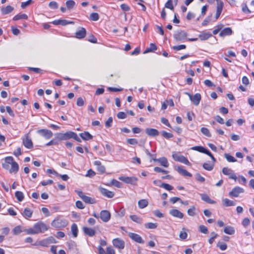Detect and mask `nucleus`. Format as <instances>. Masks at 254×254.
<instances>
[{
	"mask_svg": "<svg viewBox=\"0 0 254 254\" xmlns=\"http://www.w3.org/2000/svg\"><path fill=\"white\" fill-rule=\"evenodd\" d=\"M48 230L47 226L43 222H38L34 224L33 227L31 228L25 229V231L27 234H36L42 233Z\"/></svg>",
	"mask_w": 254,
	"mask_h": 254,
	"instance_id": "1",
	"label": "nucleus"
},
{
	"mask_svg": "<svg viewBox=\"0 0 254 254\" xmlns=\"http://www.w3.org/2000/svg\"><path fill=\"white\" fill-rule=\"evenodd\" d=\"M172 157L176 161L184 163L187 165H190V163L188 159L184 156L181 155L179 152H173Z\"/></svg>",
	"mask_w": 254,
	"mask_h": 254,
	"instance_id": "2",
	"label": "nucleus"
},
{
	"mask_svg": "<svg viewBox=\"0 0 254 254\" xmlns=\"http://www.w3.org/2000/svg\"><path fill=\"white\" fill-rule=\"evenodd\" d=\"M67 221L66 220L64 219L57 218L52 221L51 225L52 226L55 228H62L65 227L67 225Z\"/></svg>",
	"mask_w": 254,
	"mask_h": 254,
	"instance_id": "3",
	"label": "nucleus"
},
{
	"mask_svg": "<svg viewBox=\"0 0 254 254\" xmlns=\"http://www.w3.org/2000/svg\"><path fill=\"white\" fill-rule=\"evenodd\" d=\"M188 33L183 30H179L174 34V38L177 41L183 42L187 38Z\"/></svg>",
	"mask_w": 254,
	"mask_h": 254,
	"instance_id": "4",
	"label": "nucleus"
},
{
	"mask_svg": "<svg viewBox=\"0 0 254 254\" xmlns=\"http://www.w3.org/2000/svg\"><path fill=\"white\" fill-rule=\"evenodd\" d=\"M72 131H67L64 133H58L56 134V138L59 140H66L71 138Z\"/></svg>",
	"mask_w": 254,
	"mask_h": 254,
	"instance_id": "5",
	"label": "nucleus"
},
{
	"mask_svg": "<svg viewBox=\"0 0 254 254\" xmlns=\"http://www.w3.org/2000/svg\"><path fill=\"white\" fill-rule=\"evenodd\" d=\"M23 145L28 149H31L33 147V144L31 139L30 138L29 134L26 133L22 139Z\"/></svg>",
	"mask_w": 254,
	"mask_h": 254,
	"instance_id": "6",
	"label": "nucleus"
},
{
	"mask_svg": "<svg viewBox=\"0 0 254 254\" xmlns=\"http://www.w3.org/2000/svg\"><path fill=\"white\" fill-rule=\"evenodd\" d=\"M119 179L125 183L133 185H135L138 180L137 178L134 177H129L121 176L119 178Z\"/></svg>",
	"mask_w": 254,
	"mask_h": 254,
	"instance_id": "7",
	"label": "nucleus"
},
{
	"mask_svg": "<svg viewBox=\"0 0 254 254\" xmlns=\"http://www.w3.org/2000/svg\"><path fill=\"white\" fill-rule=\"evenodd\" d=\"M37 132L46 139L51 138L53 135L52 131L47 129H39Z\"/></svg>",
	"mask_w": 254,
	"mask_h": 254,
	"instance_id": "8",
	"label": "nucleus"
},
{
	"mask_svg": "<svg viewBox=\"0 0 254 254\" xmlns=\"http://www.w3.org/2000/svg\"><path fill=\"white\" fill-rule=\"evenodd\" d=\"M222 172L224 175L228 176L230 179H233L235 181L237 179L236 175L233 171L228 167H224L222 169Z\"/></svg>",
	"mask_w": 254,
	"mask_h": 254,
	"instance_id": "9",
	"label": "nucleus"
},
{
	"mask_svg": "<svg viewBox=\"0 0 254 254\" xmlns=\"http://www.w3.org/2000/svg\"><path fill=\"white\" fill-rule=\"evenodd\" d=\"M114 246L120 250H123L125 248V242L120 238H116L113 240Z\"/></svg>",
	"mask_w": 254,
	"mask_h": 254,
	"instance_id": "10",
	"label": "nucleus"
},
{
	"mask_svg": "<svg viewBox=\"0 0 254 254\" xmlns=\"http://www.w3.org/2000/svg\"><path fill=\"white\" fill-rule=\"evenodd\" d=\"M190 97V99L193 102V104L195 106L199 105L200 101L201 100V95L199 93H196L193 96H192L190 93H186Z\"/></svg>",
	"mask_w": 254,
	"mask_h": 254,
	"instance_id": "11",
	"label": "nucleus"
},
{
	"mask_svg": "<svg viewBox=\"0 0 254 254\" xmlns=\"http://www.w3.org/2000/svg\"><path fill=\"white\" fill-rule=\"evenodd\" d=\"M128 237L131 239L133 241L139 244L144 243V241L142 239L141 237L136 233L129 232L128 234Z\"/></svg>",
	"mask_w": 254,
	"mask_h": 254,
	"instance_id": "12",
	"label": "nucleus"
},
{
	"mask_svg": "<svg viewBox=\"0 0 254 254\" xmlns=\"http://www.w3.org/2000/svg\"><path fill=\"white\" fill-rule=\"evenodd\" d=\"M100 218L104 222H107L110 219L111 214L108 210H102L100 213Z\"/></svg>",
	"mask_w": 254,
	"mask_h": 254,
	"instance_id": "13",
	"label": "nucleus"
},
{
	"mask_svg": "<svg viewBox=\"0 0 254 254\" xmlns=\"http://www.w3.org/2000/svg\"><path fill=\"white\" fill-rule=\"evenodd\" d=\"M99 190L100 193L104 195V196H106L108 198H112L114 197L115 195V193L113 191H111L110 190H109L107 189H106L103 188H100Z\"/></svg>",
	"mask_w": 254,
	"mask_h": 254,
	"instance_id": "14",
	"label": "nucleus"
},
{
	"mask_svg": "<svg viewBox=\"0 0 254 254\" xmlns=\"http://www.w3.org/2000/svg\"><path fill=\"white\" fill-rule=\"evenodd\" d=\"M244 191V190L243 188L236 187L233 189L232 191L229 192V195L237 197L240 193L243 192Z\"/></svg>",
	"mask_w": 254,
	"mask_h": 254,
	"instance_id": "15",
	"label": "nucleus"
},
{
	"mask_svg": "<svg viewBox=\"0 0 254 254\" xmlns=\"http://www.w3.org/2000/svg\"><path fill=\"white\" fill-rule=\"evenodd\" d=\"M13 161V158L11 156L5 157L4 162L2 164V167L6 170L9 169V165H11Z\"/></svg>",
	"mask_w": 254,
	"mask_h": 254,
	"instance_id": "16",
	"label": "nucleus"
},
{
	"mask_svg": "<svg viewBox=\"0 0 254 254\" xmlns=\"http://www.w3.org/2000/svg\"><path fill=\"white\" fill-rule=\"evenodd\" d=\"M75 34L76 38L83 39L86 34V29L83 27H81L78 31L75 32Z\"/></svg>",
	"mask_w": 254,
	"mask_h": 254,
	"instance_id": "17",
	"label": "nucleus"
},
{
	"mask_svg": "<svg viewBox=\"0 0 254 254\" xmlns=\"http://www.w3.org/2000/svg\"><path fill=\"white\" fill-rule=\"evenodd\" d=\"M169 213L172 216L180 219H182L184 217L183 213L177 209H173L170 210Z\"/></svg>",
	"mask_w": 254,
	"mask_h": 254,
	"instance_id": "18",
	"label": "nucleus"
},
{
	"mask_svg": "<svg viewBox=\"0 0 254 254\" xmlns=\"http://www.w3.org/2000/svg\"><path fill=\"white\" fill-rule=\"evenodd\" d=\"M176 170L179 173L184 176H187L189 177H192L191 173L188 172L186 170L183 169V168L181 166H177L176 168Z\"/></svg>",
	"mask_w": 254,
	"mask_h": 254,
	"instance_id": "19",
	"label": "nucleus"
},
{
	"mask_svg": "<svg viewBox=\"0 0 254 254\" xmlns=\"http://www.w3.org/2000/svg\"><path fill=\"white\" fill-rule=\"evenodd\" d=\"M94 165L97 167V170L101 174L105 173L106 169L104 166L101 164L100 161H95L94 162Z\"/></svg>",
	"mask_w": 254,
	"mask_h": 254,
	"instance_id": "20",
	"label": "nucleus"
},
{
	"mask_svg": "<svg viewBox=\"0 0 254 254\" xmlns=\"http://www.w3.org/2000/svg\"><path fill=\"white\" fill-rule=\"evenodd\" d=\"M145 132L150 136H156L159 134V131L157 129L152 128H146Z\"/></svg>",
	"mask_w": 254,
	"mask_h": 254,
	"instance_id": "21",
	"label": "nucleus"
},
{
	"mask_svg": "<svg viewBox=\"0 0 254 254\" xmlns=\"http://www.w3.org/2000/svg\"><path fill=\"white\" fill-rule=\"evenodd\" d=\"M201 199L207 203L209 204H215L216 201L212 200L209 196L206 193L200 194Z\"/></svg>",
	"mask_w": 254,
	"mask_h": 254,
	"instance_id": "22",
	"label": "nucleus"
},
{
	"mask_svg": "<svg viewBox=\"0 0 254 254\" xmlns=\"http://www.w3.org/2000/svg\"><path fill=\"white\" fill-rule=\"evenodd\" d=\"M153 160L154 161L159 162L162 166L165 167L167 168L169 166L168 160L165 157H163L159 159H153Z\"/></svg>",
	"mask_w": 254,
	"mask_h": 254,
	"instance_id": "23",
	"label": "nucleus"
},
{
	"mask_svg": "<svg viewBox=\"0 0 254 254\" xmlns=\"http://www.w3.org/2000/svg\"><path fill=\"white\" fill-rule=\"evenodd\" d=\"M233 33L232 30L230 27H227L223 29L219 33L220 37L231 35Z\"/></svg>",
	"mask_w": 254,
	"mask_h": 254,
	"instance_id": "24",
	"label": "nucleus"
},
{
	"mask_svg": "<svg viewBox=\"0 0 254 254\" xmlns=\"http://www.w3.org/2000/svg\"><path fill=\"white\" fill-rule=\"evenodd\" d=\"M211 36V34L209 32H202L198 35L199 38L202 41L206 40Z\"/></svg>",
	"mask_w": 254,
	"mask_h": 254,
	"instance_id": "25",
	"label": "nucleus"
},
{
	"mask_svg": "<svg viewBox=\"0 0 254 254\" xmlns=\"http://www.w3.org/2000/svg\"><path fill=\"white\" fill-rule=\"evenodd\" d=\"M83 230L85 234L90 237L93 236L95 234V230L90 228L84 227L83 228Z\"/></svg>",
	"mask_w": 254,
	"mask_h": 254,
	"instance_id": "26",
	"label": "nucleus"
},
{
	"mask_svg": "<svg viewBox=\"0 0 254 254\" xmlns=\"http://www.w3.org/2000/svg\"><path fill=\"white\" fill-rule=\"evenodd\" d=\"M11 169H9L10 173H16L19 170V166L18 164L15 161H13V163L11 165Z\"/></svg>",
	"mask_w": 254,
	"mask_h": 254,
	"instance_id": "27",
	"label": "nucleus"
},
{
	"mask_svg": "<svg viewBox=\"0 0 254 254\" xmlns=\"http://www.w3.org/2000/svg\"><path fill=\"white\" fill-rule=\"evenodd\" d=\"M33 214V211L29 208H25L22 213L23 216L26 218H31Z\"/></svg>",
	"mask_w": 254,
	"mask_h": 254,
	"instance_id": "28",
	"label": "nucleus"
},
{
	"mask_svg": "<svg viewBox=\"0 0 254 254\" xmlns=\"http://www.w3.org/2000/svg\"><path fill=\"white\" fill-rule=\"evenodd\" d=\"M13 7L10 5H7L6 7H2L1 9V12L2 14H7L13 11Z\"/></svg>",
	"mask_w": 254,
	"mask_h": 254,
	"instance_id": "29",
	"label": "nucleus"
},
{
	"mask_svg": "<svg viewBox=\"0 0 254 254\" xmlns=\"http://www.w3.org/2000/svg\"><path fill=\"white\" fill-rule=\"evenodd\" d=\"M80 137L85 140H88L91 139L93 136L88 131H84V132L79 134Z\"/></svg>",
	"mask_w": 254,
	"mask_h": 254,
	"instance_id": "30",
	"label": "nucleus"
},
{
	"mask_svg": "<svg viewBox=\"0 0 254 254\" xmlns=\"http://www.w3.org/2000/svg\"><path fill=\"white\" fill-rule=\"evenodd\" d=\"M129 217L132 221L137 224H142L143 223L142 219L136 215H130Z\"/></svg>",
	"mask_w": 254,
	"mask_h": 254,
	"instance_id": "31",
	"label": "nucleus"
},
{
	"mask_svg": "<svg viewBox=\"0 0 254 254\" xmlns=\"http://www.w3.org/2000/svg\"><path fill=\"white\" fill-rule=\"evenodd\" d=\"M157 49V47L155 44L151 43L149 47L146 49L143 54H146L149 52H154Z\"/></svg>",
	"mask_w": 254,
	"mask_h": 254,
	"instance_id": "32",
	"label": "nucleus"
},
{
	"mask_svg": "<svg viewBox=\"0 0 254 254\" xmlns=\"http://www.w3.org/2000/svg\"><path fill=\"white\" fill-rule=\"evenodd\" d=\"M82 199L86 203L94 204L96 202V200L94 198L86 196L85 195L83 197Z\"/></svg>",
	"mask_w": 254,
	"mask_h": 254,
	"instance_id": "33",
	"label": "nucleus"
},
{
	"mask_svg": "<svg viewBox=\"0 0 254 254\" xmlns=\"http://www.w3.org/2000/svg\"><path fill=\"white\" fill-rule=\"evenodd\" d=\"M222 202L223 205L225 206H234L235 205V203L231 200H229L228 198H224L222 200Z\"/></svg>",
	"mask_w": 254,
	"mask_h": 254,
	"instance_id": "34",
	"label": "nucleus"
},
{
	"mask_svg": "<svg viewBox=\"0 0 254 254\" xmlns=\"http://www.w3.org/2000/svg\"><path fill=\"white\" fill-rule=\"evenodd\" d=\"M225 233L228 235H232L235 233L234 229L231 226H226L224 229Z\"/></svg>",
	"mask_w": 254,
	"mask_h": 254,
	"instance_id": "35",
	"label": "nucleus"
},
{
	"mask_svg": "<svg viewBox=\"0 0 254 254\" xmlns=\"http://www.w3.org/2000/svg\"><path fill=\"white\" fill-rule=\"evenodd\" d=\"M214 163L213 162V163H203L202 166L203 168L207 170V171H211L214 167Z\"/></svg>",
	"mask_w": 254,
	"mask_h": 254,
	"instance_id": "36",
	"label": "nucleus"
},
{
	"mask_svg": "<svg viewBox=\"0 0 254 254\" xmlns=\"http://www.w3.org/2000/svg\"><path fill=\"white\" fill-rule=\"evenodd\" d=\"M148 201L146 199H141L138 201V204L140 208H144L148 205Z\"/></svg>",
	"mask_w": 254,
	"mask_h": 254,
	"instance_id": "37",
	"label": "nucleus"
},
{
	"mask_svg": "<svg viewBox=\"0 0 254 254\" xmlns=\"http://www.w3.org/2000/svg\"><path fill=\"white\" fill-rule=\"evenodd\" d=\"M15 196L19 201H22L24 197L23 192L20 191H16L15 193Z\"/></svg>",
	"mask_w": 254,
	"mask_h": 254,
	"instance_id": "38",
	"label": "nucleus"
},
{
	"mask_svg": "<svg viewBox=\"0 0 254 254\" xmlns=\"http://www.w3.org/2000/svg\"><path fill=\"white\" fill-rule=\"evenodd\" d=\"M71 230L74 237H76L78 234V228L76 224L74 223L71 225Z\"/></svg>",
	"mask_w": 254,
	"mask_h": 254,
	"instance_id": "39",
	"label": "nucleus"
},
{
	"mask_svg": "<svg viewBox=\"0 0 254 254\" xmlns=\"http://www.w3.org/2000/svg\"><path fill=\"white\" fill-rule=\"evenodd\" d=\"M224 157L229 162H235L237 161V159L228 153L224 154Z\"/></svg>",
	"mask_w": 254,
	"mask_h": 254,
	"instance_id": "40",
	"label": "nucleus"
},
{
	"mask_svg": "<svg viewBox=\"0 0 254 254\" xmlns=\"http://www.w3.org/2000/svg\"><path fill=\"white\" fill-rule=\"evenodd\" d=\"M75 5V2L72 0H67L66 2V6L68 10L72 9Z\"/></svg>",
	"mask_w": 254,
	"mask_h": 254,
	"instance_id": "41",
	"label": "nucleus"
},
{
	"mask_svg": "<svg viewBox=\"0 0 254 254\" xmlns=\"http://www.w3.org/2000/svg\"><path fill=\"white\" fill-rule=\"evenodd\" d=\"M144 226L147 229H154L157 228V224L152 222L147 223L144 224Z\"/></svg>",
	"mask_w": 254,
	"mask_h": 254,
	"instance_id": "42",
	"label": "nucleus"
},
{
	"mask_svg": "<svg viewBox=\"0 0 254 254\" xmlns=\"http://www.w3.org/2000/svg\"><path fill=\"white\" fill-rule=\"evenodd\" d=\"M28 18V16L26 14H18L15 15L13 19L14 20H18L21 19H27Z\"/></svg>",
	"mask_w": 254,
	"mask_h": 254,
	"instance_id": "43",
	"label": "nucleus"
},
{
	"mask_svg": "<svg viewBox=\"0 0 254 254\" xmlns=\"http://www.w3.org/2000/svg\"><path fill=\"white\" fill-rule=\"evenodd\" d=\"M201 132H202V133L203 134L206 136L207 137H210L211 136V134L209 130H208V128H207L206 127H201Z\"/></svg>",
	"mask_w": 254,
	"mask_h": 254,
	"instance_id": "44",
	"label": "nucleus"
},
{
	"mask_svg": "<svg viewBox=\"0 0 254 254\" xmlns=\"http://www.w3.org/2000/svg\"><path fill=\"white\" fill-rule=\"evenodd\" d=\"M49 245L48 240L47 238L39 241L38 244H34V245H40L43 247H47Z\"/></svg>",
	"mask_w": 254,
	"mask_h": 254,
	"instance_id": "45",
	"label": "nucleus"
},
{
	"mask_svg": "<svg viewBox=\"0 0 254 254\" xmlns=\"http://www.w3.org/2000/svg\"><path fill=\"white\" fill-rule=\"evenodd\" d=\"M217 1V11H219L222 12L223 7V2L220 0H218Z\"/></svg>",
	"mask_w": 254,
	"mask_h": 254,
	"instance_id": "46",
	"label": "nucleus"
},
{
	"mask_svg": "<svg viewBox=\"0 0 254 254\" xmlns=\"http://www.w3.org/2000/svg\"><path fill=\"white\" fill-rule=\"evenodd\" d=\"M191 149L198 151L201 153H203L204 152L205 148L201 146H195L191 147Z\"/></svg>",
	"mask_w": 254,
	"mask_h": 254,
	"instance_id": "47",
	"label": "nucleus"
},
{
	"mask_svg": "<svg viewBox=\"0 0 254 254\" xmlns=\"http://www.w3.org/2000/svg\"><path fill=\"white\" fill-rule=\"evenodd\" d=\"M111 185L114 186L118 188H121L122 186V184L118 181L113 179L111 182Z\"/></svg>",
	"mask_w": 254,
	"mask_h": 254,
	"instance_id": "48",
	"label": "nucleus"
},
{
	"mask_svg": "<svg viewBox=\"0 0 254 254\" xmlns=\"http://www.w3.org/2000/svg\"><path fill=\"white\" fill-rule=\"evenodd\" d=\"M160 187L161 188H163L168 190H171L173 189V187H172V186H171L169 184L164 183H162L160 185Z\"/></svg>",
	"mask_w": 254,
	"mask_h": 254,
	"instance_id": "49",
	"label": "nucleus"
},
{
	"mask_svg": "<svg viewBox=\"0 0 254 254\" xmlns=\"http://www.w3.org/2000/svg\"><path fill=\"white\" fill-rule=\"evenodd\" d=\"M22 231H23L22 230L21 227L20 226H17L14 228V229L12 230L13 234L16 235L20 234Z\"/></svg>",
	"mask_w": 254,
	"mask_h": 254,
	"instance_id": "50",
	"label": "nucleus"
},
{
	"mask_svg": "<svg viewBox=\"0 0 254 254\" xmlns=\"http://www.w3.org/2000/svg\"><path fill=\"white\" fill-rule=\"evenodd\" d=\"M165 7L167 8L170 9L171 10L174 9V6L173 5V0H168L165 4Z\"/></svg>",
	"mask_w": 254,
	"mask_h": 254,
	"instance_id": "51",
	"label": "nucleus"
},
{
	"mask_svg": "<svg viewBox=\"0 0 254 254\" xmlns=\"http://www.w3.org/2000/svg\"><path fill=\"white\" fill-rule=\"evenodd\" d=\"M195 210V207L194 206H192L187 211V213H188V215L190 216H194L195 214V212H194Z\"/></svg>",
	"mask_w": 254,
	"mask_h": 254,
	"instance_id": "52",
	"label": "nucleus"
},
{
	"mask_svg": "<svg viewBox=\"0 0 254 254\" xmlns=\"http://www.w3.org/2000/svg\"><path fill=\"white\" fill-rule=\"evenodd\" d=\"M195 179L199 182L203 183L205 182V178L201 176L199 173H196L195 175Z\"/></svg>",
	"mask_w": 254,
	"mask_h": 254,
	"instance_id": "53",
	"label": "nucleus"
},
{
	"mask_svg": "<svg viewBox=\"0 0 254 254\" xmlns=\"http://www.w3.org/2000/svg\"><path fill=\"white\" fill-rule=\"evenodd\" d=\"M33 2L32 0H28L25 2H22L21 4V7L22 8H25L27 6H29Z\"/></svg>",
	"mask_w": 254,
	"mask_h": 254,
	"instance_id": "54",
	"label": "nucleus"
},
{
	"mask_svg": "<svg viewBox=\"0 0 254 254\" xmlns=\"http://www.w3.org/2000/svg\"><path fill=\"white\" fill-rule=\"evenodd\" d=\"M99 18V14L97 13H92L90 15V19L93 21H97Z\"/></svg>",
	"mask_w": 254,
	"mask_h": 254,
	"instance_id": "55",
	"label": "nucleus"
},
{
	"mask_svg": "<svg viewBox=\"0 0 254 254\" xmlns=\"http://www.w3.org/2000/svg\"><path fill=\"white\" fill-rule=\"evenodd\" d=\"M59 140H58L56 137L55 139L51 140L50 141H49L48 143H47L46 145V146L58 145L59 144V142H58Z\"/></svg>",
	"mask_w": 254,
	"mask_h": 254,
	"instance_id": "56",
	"label": "nucleus"
},
{
	"mask_svg": "<svg viewBox=\"0 0 254 254\" xmlns=\"http://www.w3.org/2000/svg\"><path fill=\"white\" fill-rule=\"evenodd\" d=\"M203 153L206 154L207 155H208L211 158L213 163H215L216 162V159L214 157L213 155L208 150H207L205 148Z\"/></svg>",
	"mask_w": 254,
	"mask_h": 254,
	"instance_id": "57",
	"label": "nucleus"
},
{
	"mask_svg": "<svg viewBox=\"0 0 254 254\" xmlns=\"http://www.w3.org/2000/svg\"><path fill=\"white\" fill-rule=\"evenodd\" d=\"M173 49L176 51H180L182 49H185L186 48V46L185 45H180L178 46H174L172 47Z\"/></svg>",
	"mask_w": 254,
	"mask_h": 254,
	"instance_id": "58",
	"label": "nucleus"
},
{
	"mask_svg": "<svg viewBox=\"0 0 254 254\" xmlns=\"http://www.w3.org/2000/svg\"><path fill=\"white\" fill-rule=\"evenodd\" d=\"M162 135L163 137L167 139L172 138L173 136V135L172 133L167 132L165 131H163L162 132Z\"/></svg>",
	"mask_w": 254,
	"mask_h": 254,
	"instance_id": "59",
	"label": "nucleus"
},
{
	"mask_svg": "<svg viewBox=\"0 0 254 254\" xmlns=\"http://www.w3.org/2000/svg\"><path fill=\"white\" fill-rule=\"evenodd\" d=\"M127 141L128 143L131 145H136L138 143L137 139L135 138L127 139Z\"/></svg>",
	"mask_w": 254,
	"mask_h": 254,
	"instance_id": "60",
	"label": "nucleus"
},
{
	"mask_svg": "<svg viewBox=\"0 0 254 254\" xmlns=\"http://www.w3.org/2000/svg\"><path fill=\"white\" fill-rule=\"evenodd\" d=\"M199 230L203 234H207L208 233V229L207 227L202 225L199 226Z\"/></svg>",
	"mask_w": 254,
	"mask_h": 254,
	"instance_id": "61",
	"label": "nucleus"
},
{
	"mask_svg": "<svg viewBox=\"0 0 254 254\" xmlns=\"http://www.w3.org/2000/svg\"><path fill=\"white\" fill-rule=\"evenodd\" d=\"M49 6L52 9H57L58 7V4L57 2L54 1H51L49 4Z\"/></svg>",
	"mask_w": 254,
	"mask_h": 254,
	"instance_id": "62",
	"label": "nucleus"
},
{
	"mask_svg": "<svg viewBox=\"0 0 254 254\" xmlns=\"http://www.w3.org/2000/svg\"><path fill=\"white\" fill-rule=\"evenodd\" d=\"M95 175L96 173L94 171H93L92 169H89L87 171L86 176L91 178L95 176Z\"/></svg>",
	"mask_w": 254,
	"mask_h": 254,
	"instance_id": "63",
	"label": "nucleus"
},
{
	"mask_svg": "<svg viewBox=\"0 0 254 254\" xmlns=\"http://www.w3.org/2000/svg\"><path fill=\"white\" fill-rule=\"evenodd\" d=\"M106 254H115V250L111 247H108L106 248Z\"/></svg>",
	"mask_w": 254,
	"mask_h": 254,
	"instance_id": "64",
	"label": "nucleus"
}]
</instances>
